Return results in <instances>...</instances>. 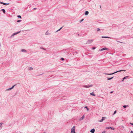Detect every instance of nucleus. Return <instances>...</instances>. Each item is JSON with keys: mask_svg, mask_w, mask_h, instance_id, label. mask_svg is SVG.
<instances>
[{"mask_svg": "<svg viewBox=\"0 0 133 133\" xmlns=\"http://www.w3.org/2000/svg\"><path fill=\"white\" fill-rule=\"evenodd\" d=\"M125 71V70H120L119 71H116L115 72L112 73L111 74H108V73H104V74H105V75H110L114 74H115V73H116L117 72H120V71Z\"/></svg>", "mask_w": 133, "mask_h": 133, "instance_id": "f257e3e1", "label": "nucleus"}, {"mask_svg": "<svg viewBox=\"0 0 133 133\" xmlns=\"http://www.w3.org/2000/svg\"><path fill=\"white\" fill-rule=\"evenodd\" d=\"M21 32V31H19L17 32H16L12 34L10 36V38H11L12 37H13L14 35H16L20 33Z\"/></svg>", "mask_w": 133, "mask_h": 133, "instance_id": "f03ea898", "label": "nucleus"}, {"mask_svg": "<svg viewBox=\"0 0 133 133\" xmlns=\"http://www.w3.org/2000/svg\"><path fill=\"white\" fill-rule=\"evenodd\" d=\"M94 39H89L86 42V44H90L93 41Z\"/></svg>", "mask_w": 133, "mask_h": 133, "instance_id": "7ed1b4c3", "label": "nucleus"}, {"mask_svg": "<svg viewBox=\"0 0 133 133\" xmlns=\"http://www.w3.org/2000/svg\"><path fill=\"white\" fill-rule=\"evenodd\" d=\"M75 126H74L71 129V133H76L75 131Z\"/></svg>", "mask_w": 133, "mask_h": 133, "instance_id": "20e7f679", "label": "nucleus"}, {"mask_svg": "<svg viewBox=\"0 0 133 133\" xmlns=\"http://www.w3.org/2000/svg\"><path fill=\"white\" fill-rule=\"evenodd\" d=\"M93 86V85L91 84L90 85H84L83 87L86 88H89V87H91Z\"/></svg>", "mask_w": 133, "mask_h": 133, "instance_id": "39448f33", "label": "nucleus"}, {"mask_svg": "<svg viewBox=\"0 0 133 133\" xmlns=\"http://www.w3.org/2000/svg\"><path fill=\"white\" fill-rule=\"evenodd\" d=\"M109 49L107 48H103L100 50V51H102L104 50H108Z\"/></svg>", "mask_w": 133, "mask_h": 133, "instance_id": "423d86ee", "label": "nucleus"}, {"mask_svg": "<svg viewBox=\"0 0 133 133\" xmlns=\"http://www.w3.org/2000/svg\"><path fill=\"white\" fill-rule=\"evenodd\" d=\"M106 129H111L112 130H114L115 129V128H114L111 127H106Z\"/></svg>", "mask_w": 133, "mask_h": 133, "instance_id": "0eeeda50", "label": "nucleus"}, {"mask_svg": "<svg viewBox=\"0 0 133 133\" xmlns=\"http://www.w3.org/2000/svg\"><path fill=\"white\" fill-rule=\"evenodd\" d=\"M0 3L6 5H8L9 4V3H5L1 2H0Z\"/></svg>", "mask_w": 133, "mask_h": 133, "instance_id": "6e6552de", "label": "nucleus"}, {"mask_svg": "<svg viewBox=\"0 0 133 133\" xmlns=\"http://www.w3.org/2000/svg\"><path fill=\"white\" fill-rule=\"evenodd\" d=\"M106 118V117H102V119L101 120L99 121L100 122H102L105 119V118Z\"/></svg>", "mask_w": 133, "mask_h": 133, "instance_id": "1a4fd4ad", "label": "nucleus"}, {"mask_svg": "<svg viewBox=\"0 0 133 133\" xmlns=\"http://www.w3.org/2000/svg\"><path fill=\"white\" fill-rule=\"evenodd\" d=\"M90 131L92 133H94L95 131V129H92Z\"/></svg>", "mask_w": 133, "mask_h": 133, "instance_id": "9d476101", "label": "nucleus"}, {"mask_svg": "<svg viewBox=\"0 0 133 133\" xmlns=\"http://www.w3.org/2000/svg\"><path fill=\"white\" fill-rule=\"evenodd\" d=\"M101 37L102 38H111V37H109L108 36H102Z\"/></svg>", "mask_w": 133, "mask_h": 133, "instance_id": "9b49d317", "label": "nucleus"}, {"mask_svg": "<svg viewBox=\"0 0 133 133\" xmlns=\"http://www.w3.org/2000/svg\"><path fill=\"white\" fill-rule=\"evenodd\" d=\"M129 77V76H125V77H124L123 78V79H122V82L125 79H127V78H128V77Z\"/></svg>", "mask_w": 133, "mask_h": 133, "instance_id": "f8f14e48", "label": "nucleus"}, {"mask_svg": "<svg viewBox=\"0 0 133 133\" xmlns=\"http://www.w3.org/2000/svg\"><path fill=\"white\" fill-rule=\"evenodd\" d=\"M1 11H2L4 14H5V10L4 9H2L1 10Z\"/></svg>", "mask_w": 133, "mask_h": 133, "instance_id": "ddd939ff", "label": "nucleus"}, {"mask_svg": "<svg viewBox=\"0 0 133 133\" xmlns=\"http://www.w3.org/2000/svg\"><path fill=\"white\" fill-rule=\"evenodd\" d=\"M84 115L83 116L79 119V121H81L84 118Z\"/></svg>", "mask_w": 133, "mask_h": 133, "instance_id": "4468645a", "label": "nucleus"}, {"mask_svg": "<svg viewBox=\"0 0 133 133\" xmlns=\"http://www.w3.org/2000/svg\"><path fill=\"white\" fill-rule=\"evenodd\" d=\"M89 12L88 11H85V15H88L89 14Z\"/></svg>", "mask_w": 133, "mask_h": 133, "instance_id": "2eb2a0df", "label": "nucleus"}, {"mask_svg": "<svg viewBox=\"0 0 133 133\" xmlns=\"http://www.w3.org/2000/svg\"><path fill=\"white\" fill-rule=\"evenodd\" d=\"M114 77H111V78H108V77H107V79L108 80H111V79H112Z\"/></svg>", "mask_w": 133, "mask_h": 133, "instance_id": "dca6fc26", "label": "nucleus"}, {"mask_svg": "<svg viewBox=\"0 0 133 133\" xmlns=\"http://www.w3.org/2000/svg\"><path fill=\"white\" fill-rule=\"evenodd\" d=\"M90 94L91 95L93 96H95L96 95H95V94H94V92H93L90 93Z\"/></svg>", "mask_w": 133, "mask_h": 133, "instance_id": "f3484780", "label": "nucleus"}, {"mask_svg": "<svg viewBox=\"0 0 133 133\" xmlns=\"http://www.w3.org/2000/svg\"><path fill=\"white\" fill-rule=\"evenodd\" d=\"M21 51H22V52H26V51L25 49H22L21 50Z\"/></svg>", "mask_w": 133, "mask_h": 133, "instance_id": "a211bd4d", "label": "nucleus"}, {"mask_svg": "<svg viewBox=\"0 0 133 133\" xmlns=\"http://www.w3.org/2000/svg\"><path fill=\"white\" fill-rule=\"evenodd\" d=\"M123 107L124 108H126L127 107H129V106L128 105H124Z\"/></svg>", "mask_w": 133, "mask_h": 133, "instance_id": "6ab92c4d", "label": "nucleus"}, {"mask_svg": "<svg viewBox=\"0 0 133 133\" xmlns=\"http://www.w3.org/2000/svg\"><path fill=\"white\" fill-rule=\"evenodd\" d=\"M3 124V123H0V129H1L2 127V125Z\"/></svg>", "mask_w": 133, "mask_h": 133, "instance_id": "aec40b11", "label": "nucleus"}, {"mask_svg": "<svg viewBox=\"0 0 133 133\" xmlns=\"http://www.w3.org/2000/svg\"><path fill=\"white\" fill-rule=\"evenodd\" d=\"M49 34H50L49 33L48 31H47L45 33V35H47Z\"/></svg>", "mask_w": 133, "mask_h": 133, "instance_id": "412c9836", "label": "nucleus"}, {"mask_svg": "<svg viewBox=\"0 0 133 133\" xmlns=\"http://www.w3.org/2000/svg\"><path fill=\"white\" fill-rule=\"evenodd\" d=\"M28 69L29 70H32L33 69V68L32 67H30L28 68Z\"/></svg>", "mask_w": 133, "mask_h": 133, "instance_id": "4be33fe9", "label": "nucleus"}, {"mask_svg": "<svg viewBox=\"0 0 133 133\" xmlns=\"http://www.w3.org/2000/svg\"><path fill=\"white\" fill-rule=\"evenodd\" d=\"M84 108H86V109H87V110L88 111H89V109L87 107L85 106V107Z\"/></svg>", "mask_w": 133, "mask_h": 133, "instance_id": "5701e85b", "label": "nucleus"}, {"mask_svg": "<svg viewBox=\"0 0 133 133\" xmlns=\"http://www.w3.org/2000/svg\"><path fill=\"white\" fill-rule=\"evenodd\" d=\"M17 17L20 18H21V17L20 15H19L17 16Z\"/></svg>", "mask_w": 133, "mask_h": 133, "instance_id": "b1692460", "label": "nucleus"}, {"mask_svg": "<svg viewBox=\"0 0 133 133\" xmlns=\"http://www.w3.org/2000/svg\"><path fill=\"white\" fill-rule=\"evenodd\" d=\"M117 111L116 110L113 113V115H115Z\"/></svg>", "mask_w": 133, "mask_h": 133, "instance_id": "393cba45", "label": "nucleus"}, {"mask_svg": "<svg viewBox=\"0 0 133 133\" xmlns=\"http://www.w3.org/2000/svg\"><path fill=\"white\" fill-rule=\"evenodd\" d=\"M11 88H9L8 89H6V91H8V90H11Z\"/></svg>", "mask_w": 133, "mask_h": 133, "instance_id": "a878e982", "label": "nucleus"}, {"mask_svg": "<svg viewBox=\"0 0 133 133\" xmlns=\"http://www.w3.org/2000/svg\"><path fill=\"white\" fill-rule=\"evenodd\" d=\"M16 85H14L11 88V89H12L14 88V86H15Z\"/></svg>", "mask_w": 133, "mask_h": 133, "instance_id": "bb28decb", "label": "nucleus"}, {"mask_svg": "<svg viewBox=\"0 0 133 133\" xmlns=\"http://www.w3.org/2000/svg\"><path fill=\"white\" fill-rule=\"evenodd\" d=\"M16 85H14L11 88V89H12L14 88V86H15Z\"/></svg>", "mask_w": 133, "mask_h": 133, "instance_id": "cd10ccee", "label": "nucleus"}, {"mask_svg": "<svg viewBox=\"0 0 133 133\" xmlns=\"http://www.w3.org/2000/svg\"><path fill=\"white\" fill-rule=\"evenodd\" d=\"M40 49H41L45 50V49L44 48H43L42 47H40Z\"/></svg>", "mask_w": 133, "mask_h": 133, "instance_id": "c85d7f7f", "label": "nucleus"}, {"mask_svg": "<svg viewBox=\"0 0 133 133\" xmlns=\"http://www.w3.org/2000/svg\"><path fill=\"white\" fill-rule=\"evenodd\" d=\"M96 49L95 47H93L92 48V49L93 50H94Z\"/></svg>", "mask_w": 133, "mask_h": 133, "instance_id": "c756f323", "label": "nucleus"}, {"mask_svg": "<svg viewBox=\"0 0 133 133\" xmlns=\"http://www.w3.org/2000/svg\"><path fill=\"white\" fill-rule=\"evenodd\" d=\"M84 20V19H82V20H81L80 21V22L81 23V22L82 21H83V20Z\"/></svg>", "mask_w": 133, "mask_h": 133, "instance_id": "7c9ffc66", "label": "nucleus"}, {"mask_svg": "<svg viewBox=\"0 0 133 133\" xmlns=\"http://www.w3.org/2000/svg\"><path fill=\"white\" fill-rule=\"evenodd\" d=\"M100 30V29H99V28H97V31H99Z\"/></svg>", "mask_w": 133, "mask_h": 133, "instance_id": "2f4dec72", "label": "nucleus"}, {"mask_svg": "<svg viewBox=\"0 0 133 133\" xmlns=\"http://www.w3.org/2000/svg\"><path fill=\"white\" fill-rule=\"evenodd\" d=\"M21 21V20H18V21H17V22H20Z\"/></svg>", "mask_w": 133, "mask_h": 133, "instance_id": "473e14b6", "label": "nucleus"}, {"mask_svg": "<svg viewBox=\"0 0 133 133\" xmlns=\"http://www.w3.org/2000/svg\"><path fill=\"white\" fill-rule=\"evenodd\" d=\"M61 59L63 61L64 60V58H61Z\"/></svg>", "mask_w": 133, "mask_h": 133, "instance_id": "72a5a7b5", "label": "nucleus"}, {"mask_svg": "<svg viewBox=\"0 0 133 133\" xmlns=\"http://www.w3.org/2000/svg\"><path fill=\"white\" fill-rule=\"evenodd\" d=\"M105 132H106V131H103V132H102V133H105Z\"/></svg>", "mask_w": 133, "mask_h": 133, "instance_id": "f704fd0d", "label": "nucleus"}, {"mask_svg": "<svg viewBox=\"0 0 133 133\" xmlns=\"http://www.w3.org/2000/svg\"><path fill=\"white\" fill-rule=\"evenodd\" d=\"M61 30L60 29H59L58 30H57L56 32H57V31H60Z\"/></svg>", "mask_w": 133, "mask_h": 133, "instance_id": "c9c22d12", "label": "nucleus"}, {"mask_svg": "<svg viewBox=\"0 0 133 133\" xmlns=\"http://www.w3.org/2000/svg\"><path fill=\"white\" fill-rule=\"evenodd\" d=\"M130 124L131 125H133V123H130Z\"/></svg>", "mask_w": 133, "mask_h": 133, "instance_id": "e433bc0d", "label": "nucleus"}, {"mask_svg": "<svg viewBox=\"0 0 133 133\" xmlns=\"http://www.w3.org/2000/svg\"><path fill=\"white\" fill-rule=\"evenodd\" d=\"M37 9V8H34L33 9V10H35V9Z\"/></svg>", "mask_w": 133, "mask_h": 133, "instance_id": "4c0bfd02", "label": "nucleus"}, {"mask_svg": "<svg viewBox=\"0 0 133 133\" xmlns=\"http://www.w3.org/2000/svg\"><path fill=\"white\" fill-rule=\"evenodd\" d=\"M130 133H133V131H131V132H130Z\"/></svg>", "mask_w": 133, "mask_h": 133, "instance_id": "58836bf2", "label": "nucleus"}, {"mask_svg": "<svg viewBox=\"0 0 133 133\" xmlns=\"http://www.w3.org/2000/svg\"><path fill=\"white\" fill-rule=\"evenodd\" d=\"M113 92V91H111L110 92V94H111V93H112Z\"/></svg>", "mask_w": 133, "mask_h": 133, "instance_id": "ea45409f", "label": "nucleus"}, {"mask_svg": "<svg viewBox=\"0 0 133 133\" xmlns=\"http://www.w3.org/2000/svg\"><path fill=\"white\" fill-rule=\"evenodd\" d=\"M63 27V26H62V27H61L60 29H60V30H61V29H62V28Z\"/></svg>", "mask_w": 133, "mask_h": 133, "instance_id": "a19ab883", "label": "nucleus"}, {"mask_svg": "<svg viewBox=\"0 0 133 133\" xmlns=\"http://www.w3.org/2000/svg\"><path fill=\"white\" fill-rule=\"evenodd\" d=\"M117 41V42H119V43H121V42H120L119 41Z\"/></svg>", "mask_w": 133, "mask_h": 133, "instance_id": "79ce46f5", "label": "nucleus"}, {"mask_svg": "<svg viewBox=\"0 0 133 133\" xmlns=\"http://www.w3.org/2000/svg\"><path fill=\"white\" fill-rule=\"evenodd\" d=\"M122 128H124V127H123V126H122Z\"/></svg>", "mask_w": 133, "mask_h": 133, "instance_id": "37998d69", "label": "nucleus"}, {"mask_svg": "<svg viewBox=\"0 0 133 133\" xmlns=\"http://www.w3.org/2000/svg\"><path fill=\"white\" fill-rule=\"evenodd\" d=\"M43 133H46L45 132H44Z\"/></svg>", "mask_w": 133, "mask_h": 133, "instance_id": "c03bdc74", "label": "nucleus"}]
</instances>
